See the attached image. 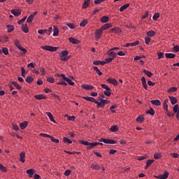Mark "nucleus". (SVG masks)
<instances>
[{
    "instance_id": "1",
    "label": "nucleus",
    "mask_w": 179,
    "mask_h": 179,
    "mask_svg": "<svg viewBox=\"0 0 179 179\" xmlns=\"http://www.w3.org/2000/svg\"><path fill=\"white\" fill-rule=\"evenodd\" d=\"M104 94H99L98 99L99 100L97 101L96 99L90 96H83V99L84 100H87V101H91V103H94L97 105V107H99L100 108H104V107L106 106V104H110V100L108 99H105Z\"/></svg>"
},
{
    "instance_id": "2",
    "label": "nucleus",
    "mask_w": 179,
    "mask_h": 179,
    "mask_svg": "<svg viewBox=\"0 0 179 179\" xmlns=\"http://www.w3.org/2000/svg\"><path fill=\"white\" fill-rule=\"evenodd\" d=\"M68 54H69L68 50L62 51L59 54L60 60L62 61V62L68 61V59H69Z\"/></svg>"
},
{
    "instance_id": "3",
    "label": "nucleus",
    "mask_w": 179,
    "mask_h": 179,
    "mask_svg": "<svg viewBox=\"0 0 179 179\" xmlns=\"http://www.w3.org/2000/svg\"><path fill=\"white\" fill-rule=\"evenodd\" d=\"M99 142H103L106 145H115L117 143V141L113 139H107V138H101L99 139Z\"/></svg>"
},
{
    "instance_id": "4",
    "label": "nucleus",
    "mask_w": 179,
    "mask_h": 179,
    "mask_svg": "<svg viewBox=\"0 0 179 179\" xmlns=\"http://www.w3.org/2000/svg\"><path fill=\"white\" fill-rule=\"evenodd\" d=\"M41 49L45 50V51H50V52H55V51L58 50V48L50 45H44L41 46Z\"/></svg>"
},
{
    "instance_id": "5",
    "label": "nucleus",
    "mask_w": 179,
    "mask_h": 179,
    "mask_svg": "<svg viewBox=\"0 0 179 179\" xmlns=\"http://www.w3.org/2000/svg\"><path fill=\"white\" fill-rule=\"evenodd\" d=\"M101 36H103V31L99 29L95 31V40L96 41H99L100 38H101Z\"/></svg>"
},
{
    "instance_id": "6",
    "label": "nucleus",
    "mask_w": 179,
    "mask_h": 179,
    "mask_svg": "<svg viewBox=\"0 0 179 179\" xmlns=\"http://www.w3.org/2000/svg\"><path fill=\"white\" fill-rule=\"evenodd\" d=\"M169 174H170V173H169V171H164V174L154 176V177L155 178H158V179H166V178H169Z\"/></svg>"
},
{
    "instance_id": "7",
    "label": "nucleus",
    "mask_w": 179,
    "mask_h": 179,
    "mask_svg": "<svg viewBox=\"0 0 179 179\" xmlns=\"http://www.w3.org/2000/svg\"><path fill=\"white\" fill-rule=\"evenodd\" d=\"M173 111L176 114V118L179 121V106L178 104H175L173 108Z\"/></svg>"
},
{
    "instance_id": "8",
    "label": "nucleus",
    "mask_w": 179,
    "mask_h": 179,
    "mask_svg": "<svg viewBox=\"0 0 179 179\" xmlns=\"http://www.w3.org/2000/svg\"><path fill=\"white\" fill-rule=\"evenodd\" d=\"M110 33H115V34H121V33H122V30H121L120 29V27H115L113 28H112L110 30Z\"/></svg>"
},
{
    "instance_id": "9",
    "label": "nucleus",
    "mask_w": 179,
    "mask_h": 179,
    "mask_svg": "<svg viewBox=\"0 0 179 179\" xmlns=\"http://www.w3.org/2000/svg\"><path fill=\"white\" fill-rule=\"evenodd\" d=\"M108 83H111L113 86H117L118 85V81L115 78H109L106 80Z\"/></svg>"
},
{
    "instance_id": "10",
    "label": "nucleus",
    "mask_w": 179,
    "mask_h": 179,
    "mask_svg": "<svg viewBox=\"0 0 179 179\" xmlns=\"http://www.w3.org/2000/svg\"><path fill=\"white\" fill-rule=\"evenodd\" d=\"M81 87H83V89H85V90H93V89H94V86L88 84H83L81 85Z\"/></svg>"
},
{
    "instance_id": "11",
    "label": "nucleus",
    "mask_w": 179,
    "mask_h": 179,
    "mask_svg": "<svg viewBox=\"0 0 179 179\" xmlns=\"http://www.w3.org/2000/svg\"><path fill=\"white\" fill-rule=\"evenodd\" d=\"M34 99H36V100H46L47 96L41 94L38 95H34Z\"/></svg>"
},
{
    "instance_id": "12",
    "label": "nucleus",
    "mask_w": 179,
    "mask_h": 179,
    "mask_svg": "<svg viewBox=\"0 0 179 179\" xmlns=\"http://www.w3.org/2000/svg\"><path fill=\"white\" fill-rule=\"evenodd\" d=\"M10 13L14 15V16H20V15H22V11L19 9H17V10H15V9H13L10 10Z\"/></svg>"
},
{
    "instance_id": "13",
    "label": "nucleus",
    "mask_w": 179,
    "mask_h": 179,
    "mask_svg": "<svg viewBox=\"0 0 179 179\" xmlns=\"http://www.w3.org/2000/svg\"><path fill=\"white\" fill-rule=\"evenodd\" d=\"M113 27V24L110 23H106L103 24L100 29L103 31V30H108V29Z\"/></svg>"
},
{
    "instance_id": "14",
    "label": "nucleus",
    "mask_w": 179,
    "mask_h": 179,
    "mask_svg": "<svg viewBox=\"0 0 179 179\" xmlns=\"http://www.w3.org/2000/svg\"><path fill=\"white\" fill-rule=\"evenodd\" d=\"M26 173L28 175V177H29V178H31L33 176H34V173H36V170L33 169H28L27 170Z\"/></svg>"
},
{
    "instance_id": "15",
    "label": "nucleus",
    "mask_w": 179,
    "mask_h": 179,
    "mask_svg": "<svg viewBox=\"0 0 179 179\" xmlns=\"http://www.w3.org/2000/svg\"><path fill=\"white\" fill-rule=\"evenodd\" d=\"M107 55H108V57H110V58H113L114 59V58L117 57V53L113 52V50L110 49L108 52H107Z\"/></svg>"
},
{
    "instance_id": "16",
    "label": "nucleus",
    "mask_w": 179,
    "mask_h": 179,
    "mask_svg": "<svg viewBox=\"0 0 179 179\" xmlns=\"http://www.w3.org/2000/svg\"><path fill=\"white\" fill-rule=\"evenodd\" d=\"M25 157H26V152H22L20 154V162H21V163H24L26 162V160L24 159Z\"/></svg>"
},
{
    "instance_id": "17",
    "label": "nucleus",
    "mask_w": 179,
    "mask_h": 179,
    "mask_svg": "<svg viewBox=\"0 0 179 179\" xmlns=\"http://www.w3.org/2000/svg\"><path fill=\"white\" fill-rule=\"evenodd\" d=\"M46 115H48V118L52 122H54V124H57V122L54 119V116H52V113L50 112H46Z\"/></svg>"
},
{
    "instance_id": "18",
    "label": "nucleus",
    "mask_w": 179,
    "mask_h": 179,
    "mask_svg": "<svg viewBox=\"0 0 179 179\" xmlns=\"http://www.w3.org/2000/svg\"><path fill=\"white\" fill-rule=\"evenodd\" d=\"M142 85L145 90H148V84L146 83V78L145 76L141 78Z\"/></svg>"
},
{
    "instance_id": "19",
    "label": "nucleus",
    "mask_w": 179,
    "mask_h": 179,
    "mask_svg": "<svg viewBox=\"0 0 179 179\" xmlns=\"http://www.w3.org/2000/svg\"><path fill=\"white\" fill-rule=\"evenodd\" d=\"M89 5H90V0H86L83 2L82 8L87 9V8H89Z\"/></svg>"
},
{
    "instance_id": "20",
    "label": "nucleus",
    "mask_w": 179,
    "mask_h": 179,
    "mask_svg": "<svg viewBox=\"0 0 179 179\" xmlns=\"http://www.w3.org/2000/svg\"><path fill=\"white\" fill-rule=\"evenodd\" d=\"M27 125H29V122H27V121H24L20 124V128L21 129H26V128H27Z\"/></svg>"
},
{
    "instance_id": "21",
    "label": "nucleus",
    "mask_w": 179,
    "mask_h": 179,
    "mask_svg": "<svg viewBox=\"0 0 179 179\" xmlns=\"http://www.w3.org/2000/svg\"><path fill=\"white\" fill-rule=\"evenodd\" d=\"M139 44V41H136L134 43H126L125 47H135Z\"/></svg>"
},
{
    "instance_id": "22",
    "label": "nucleus",
    "mask_w": 179,
    "mask_h": 179,
    "mask_svg": "<svg viewBox=\"0 0 179 179\" xmlns=\"http://www.w3.org/2000/svg\"><path fill=\"white\" fill-rule=\"evenodd\" d=\"M151 103L153 104V106H162V102H160V100L159 99H155V100H152Z\"/></svg>"
},
{
    "instance_id": "23",
    "label": "nucleus",
    "mask_w": 179,
    "mask_h": 179,
    "mask_svg": "<svg viewBox=\"0 0 179 179\" xmlns=\"http://www.w3.org/2000/svg\"><path fill=\"white\" fill-rule=\"evenodd\" d=\"M21 30L24 33H27L29 31V27H27V24H24L22 25Z\"/></svg>"
},
{
    "instance_id": "24",
    "label": "nucleus",
    "mask_w": 179,
    "mask_h": 179,
    "mask_svg": "<svg viewBox=\"0 0 179 179\" xmlns=\"http://www.w3.org/2000/svg\"><path fill=\"white\" fill-rule=\"evenodd\" d=\"M169 100H171V104L173 106L177 104V98L176 96H169Z\"/></svg>"
},
{
    "instance_id": "25",
    "label": "nucleus",
    "mask_w": 179,
    "mask_h": 179,
    "mask_svg": "<svg viewBox=\"0 0 179 179\" xmlns=\"http://www.w3.org/2000/svg\"><path fill=\"white\" fill-rule=\"evenodd\" d=\"M165 57H166V58H168V59H173L176 58V54L166 53L165 54Z\"/></svg>"
},
{
    "instance_id": "26",
    "label": "nucleus",
    "mask_w": 179,
    "mask_h": 179,
    "mask_svg": "<svg viewBox=\"0 0 179 179\" xmlns=\"http://www.w3.org/2000/svg\"><path fill=\"white\" fill-rule=\"evenodd\" d=\"M59 34V29H58V27L54 26L53 27V36H57Z\"/></svg>"
},
{
    "instance_id": "27",
    "label": "nucleus",
    "mask_w": 179,
    "mask_h": 179,
    "mask_svg": "<svg viewBox=\"0 0 179 179\" xmlns=\"http://www.w3.org/2000/svg\"><path fill=\"white\" fill-rule=\"evenodd\" d=\"M69 41H70V43H72V44H79V40L75 38L71 37L69 38Z\"/></svg>"
},
{
    "instance_id": "28",
    "label": "nucleus",
    "mask_w": 179,
    "mask_h": 179,
    "mask_svg": "<svg viewBox=\"0 0 179 179\" xmlns=\"http://www.w3.org/2000/svg\"><path fill=\"white\" fill-rule=\"evenodd\" d=\"M94 65H106V62L104 61H100V60H96L93 62Z\"/></svg>"
},
{
    "instance_id": "29",
    "label": "nucleus",
    "mask_w": 179,
    "mask_h": 179,
    "mask_svg": "<svg viewBox=\"0 0 179 179\" xmlns=\"http://www.w3.org/2000/svg\"><path fill=\"white\" fill-rule=\"evenodd\" d=\"M145 120V117L143 115H140L136 118V122H138L139 124H142L143 121Z\"/></svg>"
},
{
    "instance_id": "30",
    "label": "nucleus",
    "mask_w": 179,
    "mask_h": 179,
    "mask_svg": "<svg viewBox=\"0 0 179 179\" xmlns=\"http://www.w3.org/2000/svg\"><path fill=\"white\" fill-rule=\"evenodd\" d=\"M120 129L118 128V126L117 125H114V126H112L109 130L110 132H117V131H118Z\"/></svg>"
},
{
    "instance_id": "31",
    "label": "nucleus",
    "mask_w": 179,
    "mask_h": 179,
    "mask_svg": "<svg viewBox=\"0 0 179 179\" xmlns=\"http://www.w3.org/2000/svg\"><path fill=\"white\" fill-rule=\"evenodd\" d=\"M127 8H129V3H127V4L122 6L120 8V12H124V10H125V9H127Z\"/></svg>"
},
{
    "instance_id": "32",
    "label": "nucleus",
    "mask_w": 179,
    "mask_h": 179,
    "mask_svg": "<svg viewBox=\"0 0 179 179\" xmlns=\"http://www.w3.org/2000/svg\"><path fill=\"white\" fill-rule=\"evenodd\" d=\"M143 73H145V75H147V76H148V78H152L153 76V73L147 71L146 69H144L143 71Z\"/></svg>"
},
{
    "instance_id": "33",
    "label": "nucleus",
    "mask_w": 179,
    "mask_h": 179,
    "mask_svg": "<svg viewBox=\"0 0 179 179\" xmlns=\"http://www.w3.org/2000/svg\"><path fill=\"white\" fill-rule=\"evenodd\" d=\"M8 30V33H11V31H13V30H15V27H13V25H10V24H8L6 26Z\"/></svg>"
},
{
    "instance_id": "34",
    "label": "nucleus",
    "mask_w": 179,
    "mask_h": 179,
    "mask_svg": "<svg viewBox=\"0 0 179 179\" xmlns=\"http://www.w3.org/2000/svg\"><path fill=\"white\" fill-rule=\"evenodd\" d=\"M93 69L95 70V71L96 72L97 75L99 76H101V75H103V73L100 71V69H99V67L97 66H94Z\"/></svg>"
},
{
    "instance_id": "35",
    "label": "nucleus",
    "mask_w": 179,
    "mask_h": 179,
    "mask_svg": "<svg viewBox=\"0 0 179 179\" xmlns=\"http://www.w3.org/2000/svg\"><path fill=\"white\" fill-rule=\"evenodd\" d=\"M33 80H34V78L33 77H31V76H27L25 81L27 83H31V82H33Z\"/></svg>"
},
{
    "instance_id": "36",
    "label": "nucleus",
    "mask_w": 179,
    "mask_h": 179,
    "mask_svg": "<svg viewBox=\"0 0 179 179\" xmlns=\"http://www.w3.org/2000/svg\"><path fill=\"white\" fill-rule=\"evenodd\" d=\"M88 21L87 20H83V21L80 22V27H86V25L87 24Z\"/></svg>"
},
{
    "instance_id": "37",
    "label": "nucleus",
    "mask_w": 179,
    "mask_h": 179,
    "mask_svg": "<svg viewBox=\"0 0 179 179\" xmlns=\"http://www.w3.org/2000/svg\"><path fill=\"white\" fill-rule=\"evenodd\" d=\"M39 73L42 75V76H45V68L40 67L39 68Z\"/></svg>"
},
{
    "instance_id": "38",
    "label": "nucleus",
    "mask_w": 179,
    "mask_h": 179,
    "mask_svg": "<svg viewBox=\"0 0 179 179\" xmlns=\"http://www.w3.org/2000/svg\"><path fill=\"white\" fill-rule=\"evenodd\" d=\"M147 36H148V37H155L156 32H155V31H149L147 32Z\"/></svg>"
},
{
    "instance_id": "39",
    "label": "nucleus",
    "mask_w": 179,
    "mask_h": 179,
    "mask_svg": "<svg viewBox=\"0 0 179 179\" xmlns=\"http://www.w3.org/2000/svg\"><path fill=\"white\" fill-rule=\"evenodd\" d=\"M91 169H92V170H100L101 167H100V166H99L96 164H92L91 165Z\"/></svg>"
},
{
    "instance_id": "40",
    "label": "nucleus",
    "mask_w": 179,
    "mask_h": 179,
    "mask_svg": "<svg viewBox=\"0 0 179 179\" xmlns=\"http://www.w3.org/2000/svg\"><path fill=\"white\" fill-rule=\"evenodd\" d=\"M101 23H107L108 22V17L107 16H103L101 18Z\"/></svg>"
},
{
    "instance_id": "41",
    "label": "nucleus",
    "mask_w": 179,
    "mask_h": 179,
    "mask_svg": "<svg viewBox=\"0 0 179 179\" xmlns=\"http://www.w3.org/2000/svg\"><path fill=\"white\" fill-rule=\"evenodd\" d=\"M168 93H174V92H177V87H172L167 90Z\"/></svg>"
},
{
    "instance_id": "42",
    "label": "nucleus",
    "mask_w": 179,
    "mask_h": 179,
    "mask_svg": "<svg viewBox=\"0 0 179 179\" xmlns=\"http://www.w3.org/2000/svg\"><path fill=\"white\" fill-rule=\"evenodd\" d=\"M18 50H20V51H22V55H24L27 53V50H26V48H23L22 46L20 47Z\"/></svg>"
},
{
    "instance_id": "43",
    "label": "nucleus",
    "mask_w": 179,
    "mask_h": 179,
    "mask_svg": "<svg viewBox=\"0 0 179 179\" xmlns=\"http://www.w3.org/2000/svg\"><path fill=\"white\" fill-rule=\"evenodd\" d=\"M145 114H150V115H155V110L151 108L149 110H147L145 112Z\"/></svg>"
},
{
    "instance_id": "44",
    "label": "nucleus",
    "mask_w": 179,
    "mask_h": 179,
    "mask_svg": "<svg viewBox=\"0 0 179 179\" xmlns=\"http://www.w3.org/2000/svg\"><path fill=\"white\" fill-rule=\"evenodd\" d=\"M113 59H113V57H110L105 59V61H103L105 62V65L106 64H110V62H113Z\"/></svg>"
},
{
    "instance_id": "45",
    "label": "nucleus",
    "mask_w": 179,
    "mask_h": 179,
    "mask_svg": "<svg viewBox=\"0 0 179 179\" xmlns=\"http://www.w3.org/2000/svg\"><path fill=\"white\" fill-rule=\"evenodd\" d=\"M1 52H3V54H4V55H8L9 54V50L6 48H3L1 49Z\"/></svg>"
},
{
    "instance_id": "46",
    "label": "nucleus",
    "mask_w": 179,
    "mask_h": 179,
    "mask_svg": "<svg viewBox=\"0 0 179 179\" xmlns=\"http://www.w3.org/2000/svg\"><path fill=\"white\" fill-rule=\"evenodd\" d=\"M12 85H13V86H15V87H17L18 89V90H20V89H22V87H20V85L15 81H13Z\"/></svg>"
},
{
    "instance_id": "47",
    "label": "nucleus",
    "mask_w": 179,
    "mask_h": 179,
    "mask_svg": "<svg viewBox=\"0 0 179 179\" xmlns=\"http://www.w3.org/2000/svg\"><path fill=\"white\" fill-rule=\"evenodd\" d=\"M103 94H105V96H107V97H110V96H111V90H105L103 92Z\"/></svg>"
},
{
    "instance_id": "48",
    "label": "nucleus",
    "mask_w": 179,
    "mask_h": 179,
    "mask_svg": "<svg viewBox=\"0 0 179 179\" xmlns=\"http://www.w3.org/2000/svg\"><path fill=\"white\" fill-rule=\"evenodd\" d=\"M66 26H68L69 29H76V25L73 23H68L66 24Z\"/></svg>"
},
{
    "instance_id": "49",
    "label": "nucleus",
    "mask_w": 179,
    "mask_h": 179,
    "mask_svg": "<svg viewBox=\"0 0 179 179\" xmlns=\"http://www.w3.org/2000/svg\"><path fill=\"white\" fill-rule=\"evenodd\" d=\"M79 143L81 145H85V146H89L90 145V143H89V141H80Z\"/></svg>"
},
{
    "instance_id": "50",
    "label": "nucleus",
    "mask_w": 179,
    "mask_h": 179,
    "mask_svg": "<svg viewBox=\"0 0 179 179\" xmlns=\"http://www.w3.org/2000/svg\"><path fill=\"white\" fill-rule=\"evenodd\" d=\"M65 82H67L69 85H70L71 86H73L75 85V83L72 81V80L69 79V78H66Z\"/></svg>"
},
{
    "instance_id": "51",
    "label": "nucleus",
    "mask_w": 179,
    "mask_h": 179,
    "mask_svg": "<svg viewBox=\"0 0 179 179\" xmlns=\"http://www.w3.org/2000/svg\"><path fill=\"white\" fill-rule=\"evenodd\" d=\"M50 141L55 143H59V140L58 138H54L52 136L50 137Z\"/></svg>"
},
{
    "instance_id": "52",
    "label": "nucleus",
    "mask_w": 179,
    "mask_h": 179,
    "mask_svg": "<svg viewBox=\"0 0 179 179\" xmlns=\"http://www.w3.org/2000/svg\"><path fill=\"white\" fill-rule=\"evenodd\" d=\"M12 127L14 131H19V126L16 123H13Z\"/></svg>"
},
{
    "instance_id": "53",
    "label": "nucleus",
    "mask_w": 179,
    "mask_h": 179,
    "mask_svg": "<svg viewBox=\"0 0 179 179\" xmlns=\"http://www.w3.org/2000/svg\"><path fill=\"white\" fill-rule=\"evenodd\" d=\"M172 51H173V52H179V45H175L172 48Z\"/></svg>"
},
{
    "instance_id": "54",
    "label": "nucleus",
    "mask_w": 179,
    "mask_h": 179,
    "mask_svg": "<svg viewBox=\"0 0 179 179\" xmlns=\"http://www.w3.org/2000/svg\"><path fill=\"white\" fill-rule=\"evenodd\" d=\"M157 55H158V59H162V58H164V53L162 52L157 53Z\"/></svg>"
},
{
    "instance_id": "55",
    "label": "nucleus",
    "mask_w": 179,
    "mask_h": 179,
    "mask_svg": "<svg viewBox=\"0 0 179 179\" xmlns=\"http://www.w3.org/2000/svg\"><path fill=\"white\" fill-rule=\"evenodd\" d=\"M40 136H43V138H50V139H51V135L50 134H44V133H41L40 134Z\"/></svg>"
},
{
    "instance_id": "56",
    "label": "nucleus",
    "mask_w": 179,
    "mask_h": 179,
    "mask_svg": "<svg viewBox=\"0 0 179 179\" xmlns=\"http://www.w3.org/2000/svg\"><path fill=\"white\" fill-rule=\"evenodd\" d=\"M34 17L32 16L31 15H30L28 17L27 20V23H31V22H33V20H34Z\"/></svg>"
},
{
    "instance_id": "57",
    "label": "nucleus",
    "mask_w": 179,
    "mask_h": 179,
    "mask_svg": "<svg viewBox=\"0 0 179 179\" xmlns=\"http://www.w3.org/2000/svg\"><path fill=\"white\" fill-rule=\"evenodd\" d=\"M63 142L65 143H72V140L66 138V137H64L63 138Z\"/></svg>"
},
{
    "instance_id": "58",
    "label": "nucleus",
    "mask_w": 179,
    "mask_h": 179,
    "mask_svg": "<svg viewBox=\"0 0 179 179\" xmlns=\"http://www.w3.org/2000/svg\"><path fill=\"white\" fill-rule=\"evenodd\" d=\"M158 17H160V14L159 13H156L153 16V20H157Z\"/></svg>"
},
{
    "instance_id": "59",
    "label": "nucleus",
    "mask_w": 179,
    "mask_h": 179,
    "mask_svg": "<svg viewBox=\"0 0 179 179\" xmlns=\"http://www.w3.org/2000/svg\"><path fill=\"white\" fill-rule=\"evenodd\" d=\"M114 108H117V105H112L110 107V110L111 111V113H115V110H114Z\"/></svg>"
},
{
    "instance_id": "60",
    "label": "nucleus",
    "mask_w": 179,
    "mask_h": 179,
    "mask_svg": "<svg viewBox=\"0 0 179 179\" xmlns=\"http://www.w3.org/2000/svg\"><path fill=\"white\" fill-rule=\"evenodd\" d=\"M52 97L55 99V100H58V101H61V98H59V96H58L57 94H52Z\"/></svg>"
},
{
    "instance_id": "61",
    "label": "nucleus",
    "mask_w": 179,
    "mask_h": 179,
    "mask_svg": "<svg viewBox=\"0 0 179 179\" xmlns=\"http://www.w3.org/2000/svg\"><path fill=\"white\" fill-rule=\"evenodd\" d=\"M101 87H103V89H105L106 90H111V88H110V87H108V85L106 84H102Z\"/></svg>"
},
{
    "instance_id": "62",
    "label": "nucleus",
    "mask_w": 179,
    "mask_h": 179,
    "mask_svg": "<svg viewBox=\"0 0 179 179\" xmlns=\"http://www.w3.org/2000/svg\"><path fill=\"white\" fill-rule=\"evenodd\" d=\"M151 38L150 37H145V43L147 44V45H149V43H150Z\"/></svg>"
},
{
    "instance_id": "63",
    "label": "nucleus",
    "mask_w": 179,
    "mask_h": 179,
    "mask_svg": "<svg viewBox=\"0 0 179 179\" xmlns=\"http://www.w3.org/2000/svg\"><path fill=\"white\" fill-rule=\"evenodd\" d=\"M161 157H162V154L160 153H156L154 155L155 159H161Z\"/></svg>"
},
{
    "instance_id": "64",
    "label": "nucleus",
    "mask_w": 179,
    "mask_h": 179,
    "mask_svg": "<svg viewBox=\"0 0 179 179\" xmlns=\"http://www.w3.org/2000/svg\"><path fill=\"white\" fill-rule=\"evenodd\" d=\"M15 45L18 48L22 46V45H20V42L18 40L15 41Z\"/></svg>"
}]
</instances>
